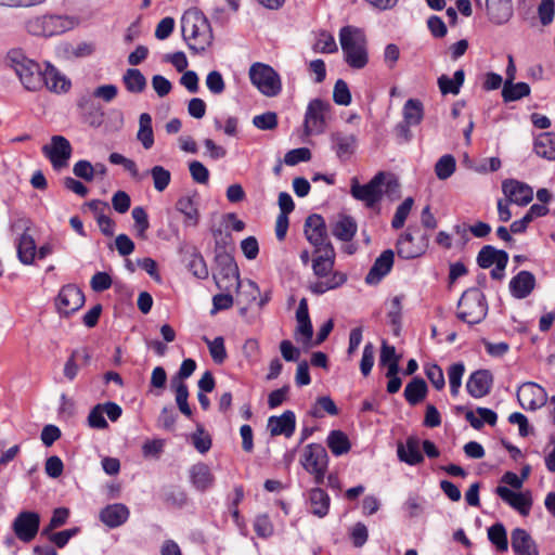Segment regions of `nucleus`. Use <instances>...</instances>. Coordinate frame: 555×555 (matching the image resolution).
<instances>
[{
	"label": "nucleus",
	"mask_w": 555,
	"mask_h": 555,
	"mask_svg": "<svg viewBox=\"0 0 555 555\" xmlns=\"http://www.w3.org/2000/svg\"><path fill=\"white\" fill-rule=\"evenodd\" d=\"M296 429V415L286 410L280 416L272 415L268 418V430L272 437L284 435L289 438Z\"/></svg>",
	"instance_id": "4be33fe9"
},
{
	"label": "nucleus",
	"mask_w": 555,
	"mask_h": 555,
	"mask_svg": "<svg viewBox=\"0 0 555 555\" xmlns=\"http://www.w3.org/2000/svg\"><path fill=\"white\" fill-rule=\"evenodd\" d=\"M414 201L412 197H406L396 209L395 216L391 220V227L396 230L401 229L412 209Z\"/></svg>",
	"instance_id": "603ef678"
},
{
	"label": "nucleus",
	"mask_w": 555,
	"mask_h": 555,
	"mask_svg": "<svg viewBox=\"0 0 555 555\" xmlns=\"http://www.w3.org/2000/svg\"><path fill=\"white\" fill-rule=\"evenodd\" d=\"M345 62L353 69H362L369 63L366 39L360 28L345 26L339 31Z\"/></svg>",
	"instance_id": "7ed1b4c3"
},
{
	"label": "nucleus",
	"mask_w": 555,
	"mask_h": 555,
	"mask_svg": "<svg viewBox=\"0 0 555 555\" xmlns=\"http://www.w3.org/2000/svg\"><path fill=\"white\" fill-rule=\"evenodd\" d=\"M304 231L306 238L315 247V250H322L332 244L328 241L325 221L321 215H310L305 221Z\"/></svg>",
	"instance_id": "4468645a"
},
{
	"label": "nucleus",
	"mask_w": 555,
	"mask_h": 555,
	"mask_svg": "<svg viewBox=\"0 0 555 555\" xmlns=\"http://www.w3.org/2000/svg\"><path fill=\"white\" fill-rule=\"evenodd\" d=\"M517 399L522 409L534 411L546 403L547 396L544 388L528 382L518 388Z\"/></svg>",
	"instance_id": "2eb2a0df"
},
{
	"label": "nucleus",
	"mask_w": 555,
	"mask_h": 555,
	"mask_svg": "<svg viewBox=\"0 0 555 555\" xmlns=\"http://www.w3.org/2000/svg\"><path fill=\"white\" fill-rule=\"evenodd\" d=\"M427 392L426 382L422 377L416 376L406 384L403 395L410 405H417L426 398Z\"/></svg>",
	"instance_id": "473e14b6"
},
{
	"label": "nucleus",
	"mask_w": 555,
	"mask_h": 555,
	"mask_svg": "<svg viewBox=\"0 0 555 555\" xmlns=\"http://www.w3.org/2000/svg\"><path fill=\"white\" fill-rule=\"evenodd\" d=\"M496 494L520 515L528 516L532 506V496L529 491L514 492L507 487L499 486Z\"/></svg>",
	"instance_id": "a211bd4d"
},
{
	"label": "nucleus",
	"mask_w": 555,
	"mask_h": 555,
	"mask_svg": "<svg viewBox=\"0 0 555 555\" xmlns=\"http://www.w3.org/2000/svg\"><path fill=\"white\" fill-rule=\"evenodd\" d=\"M395 254L391 249L384 250L371 267L365 276L367 284L378 283L386 274H388L393 264Z\"/></svg>",
	"instance_id": "393cba45"
},
{
	"label": "nucleus",
	"mask_w": 555,
	"mask_h": 555,
	"mask_svg": "<svg viewBox=\"0 0 555 555\" xmlns=\"http://www.w3.org/2000/svg\"><path fill=\"white\" fill-rule=\"evenodd\" d=\"M189 474L192 486L201 492L211 488L215 482V477L211 474L208 465L203 462L191 466Z\"/></svg>",
	"instance_id": "cd10ccee"
},
{
	"label": "nucleus",
	"mask_w": 555,
	"mask_h": 555,
	"mask_svg": "<svg viewBox=\"0 0 555 555\" xmlns=\"http://www.w3.org/2000/svg\"><path fill=\"white\" fill-rule=\"evenodd\" d=\"M331 109V104L321 99H313L309 102L305 114V132L307 135L312 133H323L326 128L325 115Z\"/></svg>",
	"instance_id": "9b49d317"
},
{
	"label": "nucleus",
	"mask_w": 555,
	"mask_h": 555,
	"mask_svg": "<svg viewBox=\"0 0 555 555\" xmlns=\"http://www.w3.org/2000/svg\"><path fill=\"white\" fill-rule=\"evenodd\" d=\"M7 62L14 69L26 90L38 91L42 88L43 67L27 57L22 49H11L7 54Z\"/></svg>",
	"instance_id": "20e7f679"
},
{
	"label": "nucleus",
	"mask_w": 555,
	"mask_h": 555,
	"mask_svg": "<svg viewBox=\"0 0 555 555\" xmlns=\"http://www.w3.org/2000/svg\"><path fill=\"white\" fill-rule=\"evenodd\" d=\"M85 304V295L82 291L74 285L68 284L61 288L56 298V307L60 313L70 314L79 310Z\"/></svg>",
	"instance_id": "dca6fc26"
},
{
	"label": "nucleus",
	"mask_w": 555,
	"mask_h": 555,
	"mask_svg": "<svg viewBox=\"0 0 555 555\" xmlns=\"http://www.w3.org/2000/svg\"><path fill=\"white\" fill-rule=\"evenodd\" d=\"M311 513L318 517H324L330 509V495L321 488H313L309 491Z\"/></svg>",
	"instance_id": "f704fd0d"
},
{
	"label": "nucleus",
	"mask_w": 555,
	"mask_h": 555,
	"mask_svg": "<svg viewBox=\"0 0 555 555\" xmlns=\"http://www.w3.org/2000/svg\"><path fill=\"white\" fill-rule=\"evenodd\" d=\"M114 282L111 275L107 272H96L90 281V286L92 291L96 293H101L107 291L112 286L114 287Z\"/></svg>",
	"instance_id": "69168bd1"
},
{
	"label": "nucleus",
	"mask_w": 555,
	"mask_h": 555,
	"mask_svg": "<svg viewBox=\"0 0 555 555\" xmlns=\"http://www.w3.org/2000/svg\"><path fill=\"white\" fill-rule=\"evenodd\" d=\"M311 159V151L307 147H298L288 151L284 156V163L288 166H295L301 162Z\"/></svg>",
	"instance_id": "0e129e2a"
},
{
	"label": "nucleus",
	"mask_w": 555,
	"mask_h": 555,
	"mask_svg": "<svg viewBox=\"0 0 555 555\" xmlns=\"http://www.w3.org/2000/svg\"><path fill=\"white\" fill-rule=\"evenodd\" d=\"M297 328L296 334L302 335L307 340H310L313 335V327L309 317L308 301L301 298L296 311Z\"/></svg>",
	"instance_id": "e433bc0d"
},
{
	"label": "nucleus",
	"mask_w": 555,
	"mask_h": 555,
	"mask_svg": "<svg viewBox=\"0 0 555 555\" xmlns=\"http://www.w3.org/2000/svg\"><path fill=\"white\" fill-rule=\"evenodd\" d=\"M189 271L196 276L197 279H206L209 274L206 261L202 254L197 251L195 248L190 255V259L188 260Z\"/></svg>",
	"instance_id": "de8ad7c7"
},
{
	"label": "nucleus",
	"mask_w": 555,
	"mask_h": 555,
	"mask_svg": "<svg viewBox=\"0 0 555 555\" xmlns=\"http://www.w3.org/2000/svg\"><path fill=\"white\" fill-rule=\"evenodd\" d=\"M42 87L54 93H66L69 91L72 82L55 66L47 62L42 72Z\"/></svg>",
	"instance_id": "6ab92c4d"
},
{
	"label": "nucleus",
	"mask_w": 555,
	"mask_h": 555,
	"mask_svg": "<svg viewBox=\"0 0 555 555\" xmlns=\"http://www.w3.org/2000/svg\"><path fill=\"white\" fill-rule=\"evenodd\" d=\"M488 539L499 553L507 552V532L502 522H495L488 528Z\"/></svg>",
	"instance_id": "37998d69"
},
{
	"label": "nucleus",
	"mask_w": 555,
	"mask_h": 555,
	"mask_svg": "<svg viewBox=\"0 0 555 555\" xmlns=\"http://www.w3.org/2000/svg\"><path fill=\"white\" fill-rule=\"evenodd\" d=\"M425 375L437 390L443 389L446 385L444 375L442 369L438 364H427L425 366Z\"/></svg>",
	"instance_id": "052dcab7"
},
{
	"label": "nucleus",
	"mask_w": 555,
	"mask_h": 555,
	"mask_svg": "<svg viewBox=\"0 0 555 555\" xmlns=\"http://www.w3.org/2000/svg\"><path fill=\"white\" fill-rule=\"evenodd\" d=\"M194 448L202 454L208 452L211 448V438L205 431L202 425H198L196 431L191 436Z\"/></svg>",
	"instance_id": "6e6d98bb"
},
{
	"label": "nucleus",
	"mask_w": 555,
	"mask_h": 555,
	"mask_svg": "<svg viewBox=\"0 0 555 555\" xmlns=\"http://www.w3.org/2000/svg\"><path fill=\"white\" fill-rule=\"evenodd\" d=\"M69 517V509L66 507H57L53 511L50 521L47 527H44L41 531V534H49V532L53 531L65 525Z\"/></svg>",
	"instance_id": "864d4df0"
},
{
	"label": "nucleus",
	"mask_w": 555,
	"mask_h": 555,
	"mask_svg": "<svg viewBox=\"0 0 555 555\" xmlns=\"http://www.w3.org/2000/svg\"><path fill=\"white\" fill-rule=\"evenodd\" d=\"M217 271L214 273V280L217 287L221 291L230 292L238 289L241 286L238 267L234 257L225 250L216 255Z\"/></svg>",
	"instance_id": "0eeeda50"
},
{
	"label": "nucleus",
	"mask_w": 555,
	"mask_h": 555,
	"mask_svg": "<svg viewBox=\"0 0 555 555\" xmlns=\"http://www.w3.org/2000/svg\"><path fill=\"white\" fill-rule=\"evenodd\" d=\"M535 276L527 270L519 271L509 281L511 295L516 299L527 298L535 288Z\"/></svg>",
	"instance_id": "5701e85b"
},
{
	"label": "nucleus",
	"mask_w": 555,
	"mask_h": 555,
	"mask_svg": "<svg viewBox=\"0 0 555 555\" xmlns=\"http://www.w3.org/2000/svg\"><path fill=\"white\" fill-rule=\"evenodd\" d=\"M128 517L127 506L120 503L109 504L100 512L101 521L109 528L121 526Z\"/></svg>",
	"instance_id": "c756f323"
},
{
	"label": "nucleus",
	"mask_w": 555,
	"mask_h": 555,
	"mask_svg": "<svg viewBox=\"0 0 555 555\" xmlns=\"http://www.w3.org/2000/svg\"><path fill=\"white\" fill-rule=\"evenodd\" d=\"M104 414L101 403H98L91 409L88 415V425L95 429H106L108 427V423L105 420Z\"/></svg>",
	"instance_id": "e2e57ef3"
},
{
	"label": "nucleus",
	"mask_w": 555,
	"mask_h": 555,
	"mask_svg": "<svg viewBox=\"0 0 555 555\" xmlns=\"http://www.w3.org/2000/svg\"><path fill=\"white\" fill-rule=\"evenodd\" d=\"M464 79H465V73L463 69H457L454 75H453V78H450L448 77L447 75H441L437 82H438V87L440 89V92L446 95V94H459L460 93V90H461V87L463 86L464 83Z\"/></svg>",
	"instance_id": "ea45409f"
},
{
	"label": "nucleus",
	"mask_w": 555,
	"mask_h": 555,
	"mask_svg": "<svg viewBox=\"0 0 555 555\" xmlns=\"http://www.w3.org/2000/svg\"><path fill=\"white\" fill-rule=\"evenodd\" d=\"M300 463L309 474L313 475L317 485L323 483L328 466V455L322 444H308L304 450Z\"/></svg>",
	"instance_id": "6e6552de"
},
{
	"label": "nucleus",
	"mask_w": 555,
	"mask_h": 555,
	"mask_svg": "<svg viewBox=\"0 0 555 555\" xmlns=\"http://www.w3.org/2000/svg\"><path fill=\"white\" fill-rule=\"evenodd\" d=\"M321 410L333 416L339 413L334 400L328 396L319 397L317 399V406L311 411V415L314 417H323L324 414Z\"/></svg>",
	"instance_id": "5fc2aeb1"
},
{
	"label": "nucleus",
	"mask_w": 555,
	"mask_h": 555,
	"mask_svg": "<svg viewBox=\"0 0 555 555\" xmlns=\"http://www.w3.org/2000/svg\"><path fill=\"white\" fill-rule=\"evenodd\" d=\"M403 120L417 126L424 118V105L418 99H409L403 105Z\"/></svg>",
	"instance_id": "c03bdc74"
},
{
	"label": "nucleus",
	"mask_w": 555,
	"mask_h": 555,
	"mask_svg": "<svg viewBox=\"0 0 555 555\" xmlns=\"http://www.w3.org/2000/svg\"><path fill=\"white\" fill-rule=\"evenodd\" d=\"M488 314V304L485 294L478 287L467 288L457 302L456 317L469 324L480 323Z\"/></svg>",
	"instance_id": "39448f33"
},
{
	"label": "nucleus",
	"mask_w": 555,
	"mask_h": 555,
	"mask_svg": "<svg viewBox=\"0 0 555 555\" xmlns=\"http://www.w3.org/2000/svg\"><path fill=\"white\" fill-rule=\"evenodd\" d=\"M40 527V515L37 512L23 511L17 514L12 524L14 534L24 543L31 542Z\"/></svg>",
	"instance_id": "ddd939ff"
},
{
	"label": "nucleus",
	"mask_w": 555,
	"mask_h": 555,
	"mask_svg": "<svg viewBox=\"0 0 555 555\" xmlns=\"http://www.w3.org/2000/svg\"><path fill=\"white\" fill-rule=\"evenodd\" d=\"M250 82L258 91L268 96H278L282 91V81L279 73L270 65L256 62L249 68Z\"/></svg>",
	"instance_id": "423d86ee"
},
{
	"label": "nucleus",
	"mask_w": 555,
	"mask_h": 555,
	"mask_svg": "<svg viewBox=\"0 0 555 555\" xmlns=\"http://www.w3.org/2000/svg\"><path fill=\"white\" fill-rule=\"evenodd\" d=\"M78 24L76 16L46 13L28 18L25 29L35 37L51 38L74 29Z\"/></svg>",
	"instance_id": "f03ea898"
},
{
	"label": "nucleus",
	"mask_w": 555,
	"mask_h": 555,
	"mask_svg": "<svg viewBox=\"0 0 555 555\" xmlns=\"http://www.w3.org/2000/svg\"><path fill=\"white\" fill-rule=\"evenodd\" d=\"M17 258L26 266L33 264L36 257V243L34 237L28 233H23L17 242Z\"/></svg>",
	"instance_id": "4c0bfd02"
},
{
	"label": "nucleus",
	"mask_w": 555,
	"mask_h": 555,
	"mask_svg": "<svg viewBox=\"0 0 555 555\" xmlns=\"http://www.w3.org/2000/svg\"><path fill=\"white\" fill-rule=\"evenodd\" d=\"M384 182V172L375 175L366 184H359L357 178L351 181L350 194L353 198L361 201L366 207L373 208L383 197L380 189Z\"/></svg>",
	"instance_id": "9d476101"
},
{
	"label": "nucleus",
	"mask_w": 555,
	"mask_h": 555,
	"mask_svg": "<svg viewBox=\"0 0 555 555\" xmlns=\"http://www.w3.org/2000/svg\"><path fill=\"white\" fill-rule=\"evenodd\" d=\"M150 173L153 179V185L155 190L158 192L165 191L171 180L170 171L163 166L157 165L150 170Z\"/></svg>",
	"instance_id": "3c124183"
},
{
	"label": "nucleus",
	"mask_w": 555,
	"mask_h": 555,
	"mask_svg": "<svg viewBox=\"0 0 555 555\" xmlns=\"http://www.w3.org/2000/svg\"><path fill=\"white\" fill-rule=\"evenodd\" d=\"M171 385L175 388L176 402L180 412L185 416L190 417L192 415V410L188 403V386L183 382H176V378H172Z\"/></svg>",
	"instance_id": "49530a36"
},
{
	"label": "nucleus",
	"mask_w": 555,
	"mask_h": 555,
	"mask_svg": "<svg viewBox=\"0 0 555 555\" xmlns=\"http://www.w3.org/2000/svg\"><path fill=\"white\" fill-rule=\"evenodd\" d=\"M79 532L78 527H74L70 529L62 530L59 532H49V534H46L49 540L59 548H63L67 545L69 540L77 535Z\"/></svg>",
	"instance_id": "13d9d810"
},
{
	"label": "nucleus",
	"mask_w": 555,
	"mask_h": 555,
	"mask_svg": "<svg viewBox=\"0 0 555 555\" xmlns=\"http://www.w3.org/2000/svg\"><path fill=\"white\" fill-rule=\"evenodd\" d=\"M317 257L312 260V270L319 279L326 278L333 272L335 264V249L332 244H328L322 250H315Z\"/></svg>",
	"instance_id": "bb28decb"
},
{
	"label": "nucleus",
	"mask_w": 555,
	"mask_h": 555,
	"mask_svg": "<svg viewBox=\"0 0 555 555\" xmlns=\"http://www.w3.org/2000/svg\"><path fill=\"white\" fill-rule=\"evenodd\" d=\"M203 339L208 346L209 353L214 362L217 364H222L228 357L223 337L217 336L210 340L205 336Z\"/></svg>",
	"instance_id": "8fccbe9b"
},
{
	"label": "nucleus",
	"mask_w": 555,
	"mask_h": 555,
	"mask_svg": "<svg viewBox=\"0 0 555 555\" xmlns=\"http://www.w3.org/2000/svg\"><path fill=\"white\" fill-rule=\"evenodd\" d=\"M456 168V160L453 155L446 154L441 156L435 165V173L438 179L447 180L450 178Z\"/></svg>",
	"instance_id": "09e8293b"
},
{
	"label": "nucleus",
	"mask_w": 555,
	"mask_h": 555,
	"mask_svg": "<svg viewBox=\"0 0 555 555\" xmlns=\"http://www.w3.org/2000/svg\"><path fill=\"white\" fill-rule=\"evenodd\" d=\"M189 170L192 179L199 184H206L209 181V170L198 160H192L189 164Z\"/></svg>",
	"instance_id": "774afa93"
},
{
	"label": "nucleus",
	"mask_w": 555,
	"mask_h": 555,
	"mask_svg": "<svg viewBox=\"0 0 555 555\" xmlns=\"http://www.w3.org/2000/svg\"><path fill=\"white\" fill-rule=\"evenodd\" d=\"M428 244L429 236L427 234L422 233L418 228L410 227L397 242V254L402 259H414L425 254Z\"/></svg>",
	"instance_id": "1a4fd4ad"
},
{
	"label": "nucleus",
	"mask_w": 555,
	"mask_h": 555,
	"mask_svg": "<svg viewBox=\"0 0 555 555\" xmlns=\"http://www.w3.org/2000/svg\"><path fill=\"white\" fill-rule=\"evenodd\" d=\"M493 376L488 370H477L473 372L466 383V390L473 398H482L487 396L492 387Z\"/></svg>",
	"instance_id": "412c9836"
},
{
	"label": "nucleus",
	"mask_w": 555,
	"mask_h": 555,
	"mask_svg": "<svg viewBox=\"0 0 555 555\" xmlns=\"http://www.w3.org/2000/svg\"><path fill=\"white\" fill-rule=\"evenodd\" d=\"M193 196H181L176 203V209L184 216L183 223L186 227H196L199 221L198 203Z\"/></svg>",
	"instance_id": "7c9ffc66"
},
{
	"label": "nucleus",
	"mask_w": 555,
	"mask_h": 555,
	"mask_svg": "<svg viewBox=\"0 0 555 555\" xmlns=\"http://www.w3.org/2000/svg\"><path fill=\"white\" fill-rule=\"evenodd\" d=\"M326 442L335 456L346 454L351 449L348 436L339 429L332 430L327 436Z\"/></svg>",
	"instance_id": "79ce46f5"
},
{
	"label": "nucleus",
	"mask_w": 555,
	"mask_h": 555,
	"mask_svg": "<svg viewBox=\"0 0 555 555\" xmlns=\"http://www.w3.org/2000/svg\"><path fill=\"white\" fill-rule=\"evenodd\" d=\"M332 150L341 162H347L354 154L358 138L352 133L341 131L331 134Z\"/></svg>",
	"instance_id": "aec40b11"
},
{
	"label": "nucleus",
	"mask_w": 555,
	"mask_h": 555,
	"mask_svg": "<svg viewBox=\"0 0 555 555\" xmlns=\"http://www.w3.org/2000/svg\"><path fill=\"white\" fill-rule=\"evenodd\" d=\"M511 540L515 555H540L534 540L527 530L515 528L512 531Z\"/></svg>",
	"instance_id": "a878e982"
},
{
	"label": "nucleus",
	"mask_w": 555,
	"mask_h": 555,
	"mask_svg": "<svg viewBox=\"0 0 555 555\" xmlns=\"http://www.w3.org/2000/svg\"><path fill=\"white\" fill-rule=\"evenodd\" d=\"M530 94V87L527 82H514L505 80L502 88V98L505 103L518 101Z\"/></svg>",
	"instance_id": "a19ab883"
},
{
	"label": "nucleus",
	"mask_w": 555,
	"mask_h": 555,
	"mask_svg": "<svg viewBox=\"0 0 555 555\" xmlns=\"http://www.w3.org/2000/svg\"><path fill=\"white\" fill-rule=\"evenodd\" d=\"M357 222L350 216H340L333 224V235L343 242H350L357 233Z\"/></svg>",
	"instance_id": "c9c22d12"
},
{
	"label": "nucleus",
	"mask_w": 555,
	"mask_h": 555,
	"mask_svg": "<svg viewBox=\"0 0 555 555\" xmlns=\"http://www.w3.org/2000/svg\"><path fill=\"white\" fill-rule=\"evenodd\" d=\"M333 101L337 105L347 106L351 103V93L347 82L343 79H338L335 82L333 90Z\"/></svg>",
	"instance_id": "4d7b16f0"
},
{
	"label": "nucleus",
	"mask_w": 555,
	"mask_h": 555,
	"mask_svg": "<svg viewBox=\"0 0 555 555\" xmlns=\"http://www.w3.org/2000/svg\"><path fill=\"white\" fill-rule=\"evenodd\" d=\"M41 150L55 170L68 165L73 152L69 141L63 135H53L50 144L43 145Z\"/></svg>",
	"instance_id": "f8f14e48"
},
{
	"label": "nucleus",
	"mask_w": 555,
	"mask_h": 555,
	"mask_svg": "<svg viewBox=\"0 0 555 555\" xmlns=\"http://www.w3.org/2000/svg\"><path fill=\"white\" fill-rule=\"evenodd\" d=\"M555 14V1L554 0H541L538 7V15L543 26L550 25L554 20Z\"/></svg>",
	"instance_id": "338daca9"
},
{
	"label": "nucleus",
	"mask_w": 555,
	"mask_h": 555,
	"mask_svg": "<svg viewBox=\"0 0 555 555\" xmlns=\"http://www.w3.org/2000/svg\"><path fill=\"white\" fill-rule=\"evenodd\" d=\"M397 455L401 462L412 466L418 465L424 461V456L420 450V440L416 437H409L405 444L399 443Z\"/></svg>",
	"instance_id": "c85d7f7f"
},
{
	"label": "nucleus",
	"mask_w": 555,
	"mask_h": 555,
	"mask_svg": "<svg viewBox=\"0 0 555 555\" xmlns=\"http://www.w3.org/2000/svg\"><path fill=\"white\" fill-rule=\"evenodd\" d=\"M502 191L508 203L527 206L533 198V190L525 182L507 179L502 182Z\"/></svg>",
	"instance_id": "f3484780"
},
{
	"label": "nucleus",
	"mask_w": 555,
	"mask_h": 555,
	"mask_svg": "<svg viewBox=\"0 0 555 555\" xmlns=\"http://www.w3.org/2000/svg\"><path fill=\"white\" fill-rule=\"evenodd\" d=\"M254 530L259 538L267 539L273 534V525L268 515H258L254 521Z\"/></svg>",
	"instance_id": "680f3d73"
},
{
	"label": "nucleus",
	"mask_w": 555,
	"mask_h": 555,
	"mask_svg": "<svg viewBox=\"0 0 555 555\" xmlns=\"http://www.w3.org/2000/svg\"><path fill=\"white\" fill-rule=\"evenodd\" d=\"M486 11L491 23L504 25L513 16L512 0H486Z\"/></svg>",
	"instance_id": "b1692460"
},
{
	"label": "nucleus",
	"mask_w": 555,
	"mask_h": 555,
	"mask_svg": "<svg viewBox=\"0 0 555 555\" xmlns=\"http://www.w3.org/2000/svg\"><path fill=\"white\" fill-rule=\"evenodd\" d=\"M160 498L167 507L182 508L188 501V494L179 486H167L162 489Z\"/></svg>",
	"instance_id": "58836bf2"
},
{
	"label": "nucleus",
	"mask_w": 555,
	"mask_h": 555,
	"mask_svg": "<svg viewBox=\"0 0 555 555\" xmlns=\"http://www.w3.org/2000/svg\"><path fill=\"white\" fill-rule=\"evenodd\" d=\"M535 154L547 160H555V133L543 132L539 134L533 144Z\"/></svg>",
	"instance_id": "72a5a7b5"
},
{
	"label": "nucleus",
	"mask_w": 555,
	"mask_h": 555,
	"mask_svg": "<svg viewBox=\"0 0 555 555\" xmlns=\"http://www.w3.org/2000/svg\"><path fill=\"white\" fill-rule=\"evenodd\" d=\"M347 282V275L340 271H333L326 278L310 283L308 289L314 295H323L327 291L336 289Z\"/></svg>",
	"instance_id": "2f4dec72"
},
{
	"label": "nucleus",
	"mask_w": 555,
	"mask_h": 555,
	"mask_svg": "<svg viewBox=\"0 0 555 555\" xmlns=\"http://www.w3.org/2000/svg\"><path fill=\"white\" fill-rule=\"evenodd\" d=\"M183 40L193 54L204 53L214 41L212 28L208 18L198 9H190L181 18Z\"/></svg>",
	"instance_id": "f257e3e1"
},
{
	"label": "nucleus",
	"mask_w": 555,
	"mask_h": 555,
	"mask_svg": "<svg viewBox=\"0 0 555 555\" xmlns=\"http://www.w3.org/2000/svg\"><path fill=\"white\" fill-rule=\"evenodd\" d=\"M253 125L260 130H273L278 127V115L274 112H266L253 118Z\"/></svg>",
	"instance_id": "bf43d9fd"
},
{
	"label": "nucleus",
	"mask_w": 555,
	"mask_h": 555,
	"mask_svg": "<svg viewBox=\"0 0 555 555\" xmlns=\"http://www.w3.org/2000/svg\"><path fill=\"white\" fill-rule=\"evenodd\" d=\"M501 255L508 256L505 250L496 249L492 245H485L477 255V264L482 269H488L501 260Z\"/></svg>",
	"instance_id": "a18cd8bd"
}]
</instances>
